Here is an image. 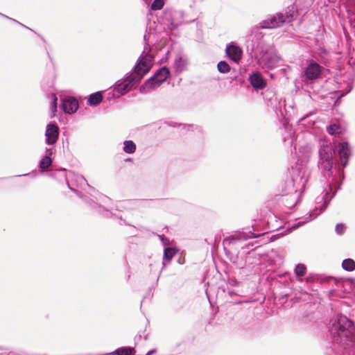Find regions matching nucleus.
I'll list each match as a JSON object with an SVG mask.
<instances>
[{
  "label": "nucleus",
  "mask_w": 355,
  "mask_h": 355,
  "mask_svg": "<svg viewBox=\"0 0 355 355\" xmlns=\"http://www.w3.org/2000/svg\"><path fill=\"white\" fill-rule=\"evenodd\" d=\"M334 342L351 352L355 349V327L353 322L345 315H338L330 327Z\"/></svg>",
  "instance_id": "f257e3e1"
},
{
  "label": "nucleus",
  "mask_w": 355,
  "mask_h": 355,
  "mask_svg": "<svg viewBox=\"0 0 355 355\" xmlns=\"http://www.w3.org/2000/svg\"><path fill=\"white\" fill-rule=\"evenodd\" d=\"M153 58L150 54L144 53L140 56L138 62L134 68V71L125 78L119 81L114 88V95L116 97L129 92L133 85L141 80L143 76L150 70Z\"/></svg>",
  "instance_id": "f03ea898"
},
{
  "label": "nucleus",
  "mask_w": 355,
  "mask_h": 355,
  "mask_svg": "<svg viewBox=\"0 0 355 355\" xmlns=\"http://www.w3.org/2000/svg\"><path fill=\"white\" fill-rule=\"evenodd\" d=\"M296 10L294 6L288 7L285 13H278L260 23L261 28H275L284 23H289L294 19Z\"/></svg>",
  "instance_id": "7ed1b4c3"
},
{
  "label": "nucleus",
  "mask_w": 355,
  "mask_h": 355,
  "mask_svg": "<svg viewBox=\"0 0 355 355\" xmlns=\"http://www.w3.org/2000/svg\"><path fill=\"white\" fill-rule=\"evenodd\" d=\"M169 73L170 72L167 67H162L153 77L145 82V83L141 87L140 92L146 93L148 92L149 90L158 87L161 84L166 80Z\"/></svg>",
  "instance_id": "20e7f679"
},
{
  "label": "nucleus",
  "mask_w": 355,
  "mask_h": 355,
  "mask_svg": "<svg viewBox=\"0 0 355 355\" xmlns=\"http://www.w3.org/2000/svg\"><path fill=\"white\" fill-rule=\"evenodd\" d=\"M331 148L328 145H323L320 147L319 150L320 155V167L322 169L325 176L330 177L332 175L333 172V154Z\"/></svg>",
  "instance_id": "39448f33"
},
{
  "label": "nucleus",
  "mask_w": 355,
  "mask_h": 355,
  "mask_svg": "<svg viewBox=\"0 0 355 355\" xmlns=\"http://www.w3.org/2000/svg\"><path fill=\"white\" fill-rule=\"evenodd\" d=\"M279 60L280 57L277 55V52L272 49H269L261 52L258 59V64L263 69H270L275 67Z\"/></svg>",
  "instance_id": "423d86ee"
},
{
  "label": "nucleus",
  "mask_w": 355,
  "mask_h": 355,
  "mask_svg": "<svg viewBox=\"0 0 355 355\" xmlns=\"http://www.w3.org/2000/svg\"><path fill=\"white\" fill-rule=\"evenodd\" d=\"M306 182V180L303 176H293L292 180L294 192L292 195L293 198V202L292 203H287V207H292L295 205L300 197V194L302 192L304 188Z\"/></svg>",
  "instance_id": "0eeeda50"
},
{
  "label": "nucleus",
  "mask_w": 355,
  "mask_h": 355,
  "mask_svg": "<svg viewBox=\"0 0 355 355\" xmlns=\"http://www.w3.org/2000/svg\"><path fill=\"white\" fill-rule=\"evenodd\" d=\"M334 193H333L332 196L329 199V200H327V196H328V193L327 192L320 199V201L318 202V204L320 203H322V205H318L315 207V210H313L312 211L310 214H309V220H302V221H300L297 223V224H295L293 225V228H297L299 226L306 223V222H308L309 220H311L314 218H316V216L319 214H320L327 207L329 200H331V198L334 196Z\"/></svg>",
  "instance_id": "6e6552de"
},
{
  "label": "nucleus",
  "mask_w": 355,
  "mask_h": 355,
  "mask_svg": "<svg viewBox=\"0 0 355 355\" xmlns=\"http://www.w3.org/2000/svg\"><path fill=\"white\" fill-rule=\"evenodd\" d=\"M336 150L338 154L340 164L345 166L352 155V150L349 143L346 141L338 143L336 146Z\"/></svg>",
  "instance_id": "1a4fd4ad"
},
{
  "label": "nucleus",
  "mask_w": 355,
  "mask_h": 355,
  "mask_svg": "<svg viewBox=\"0 0 355 355\" xmlns=\"http://www.w3.org/2000/svg\"><path fill=\"white\" fill-rule=\"evenodd\" d=\"M59 128L53 123H50L46 125L45 131L46 144L48 145L55 144L58 139Z\"/></svg>",
  "instance_id": "9d476101"
},
{
  "label": "nucleus",
  "mask_w": 355,
  "mask_h": 355,
  "mask_svg": "<svg viewBox=\"0 0 355 355\" xmlns=\"http://www.w3.org/2000/svg\"><path fill=\"white\" fill-rule=\"evenodd\" d=\"M62 107L65 113L72 114L78 108V102L74 97H67L62 99Z\"/></svg>",
  "instance_id": "9b49d317"
},
{
  "label": "nucleus",
  "mask_w": 355,
  "mask_h": 355,
  "mask_svg": "<svg viewBox=\"0 0 355 355\" xmlns=\"http://www.w3.org/2000/svg\"><path fill=\"white\" fill-rule=\"evenodd\" d=\"M321 67L316 62H311L304 71V75L308 80H315L320 76Z\"/></svg>",
  "instance_id": "f8f14e48"
},
{
  "label": "nucleus",
  "mask_w": 355,
  "mask_h": 355,
  "mask_svg": "<svg viewBox=\"0 0 355 355\" xmlns=\"http://www.w3.org/2000/svg\"><path fill=\"white\" fill-rule=\"evenodd\" d=\"M226 53L231 60L239 62L242 58V50L237 46L230 44L226 47Z\"/></svg>",
  "instance_id": "ddd939ff"
},
{
  "label": "nucleus",
  "mask_w": 355,
  "mask_h": 355,
  "mask_svg": "<svg viewBox=\"0 0 355 355\" xmlns=\"http://www.w3.org/2000/svg\"><path fill=\"white\" fill-rule=\"evenodd\" d=\"M250 81L255 89H263L266 86V83L259 72H254L250 76Z\"/></svg>",
  "instance_id": "4468645a"
},
{
  "label": "nucleus",
  "mask_w": 355,
  "mask_h": 355,
  "mask_svg": "<svg viewBox=\"0 0 355 355\" xmlns=\"http://www.w3.org/2000/svg\"><path fill=\"white\" fill-rule=\"evenodd\" d=\"M187 60L183 59L181 56H178L174 62V67L177 73L183 71L187 66Z\"/></svg>",
  "instance_id": "2eb2a0df"
},
{
  "label": "nucleus",
  "mask_w": 355,
  "mask_h": 355,
  "mask_svg": "<svg viewBox=\"0 0 355 355\" xmlns=\"http://www.w3.org/2000/svg\"><path fill=\"white\" fill-rule=\"evenodd\" d=\"M306 267L304 264L299 263L294 270L295 275L298 280H302V277L306 274Z\"/></svg>",
  "instance_id": "dca6fc26"
},
{
  "label": "nucleus",
  "mask_w": 355,
  "mask_h": 355,
  "mask_svg": "<svg viewBox=\"0 0 355 355\" xmlns=\"http://www.w3.org/2000/svg\"><path fill=\"white\" fill-rule=\"evenodd\" d=\"M103 96L100 92H96L89 96L88 99V104L90 105H96L102 101Z\"/></svg>",
  "instance_id": "f3484780"
},
{
  "label": "nucleus",
  "mask_w": 355,
  "mask_h": 355,
  "mask_svg": "<svg viewBox=\"0 0 355 355\" xmlns=\"http://www.w3.org/2000/svg\"><path fill=\"white\" fill-rule=\"evenodd\" d=\"M176 252L174 248H166L164 251V262L163 265L165 266L166 261H168V262L171 261V260L173 259V257L175 256Z\"/></svg>",
  "instance_id": "a211bd4d"
},
{
  "label": "nucleus",
  "mask_w": 355,
  "mask_h": 355,
  "mask_svg": "<svg viewBox=\"0 0 355 355\" xmlns=\"http://www.w3.org/2000/svg\"><path fill=\"white\" fill-rule=\"evenodd\" d=\"M343 268L347 271H353L355 270V262L352 259H346L343 261Z\"/></svg>",
  "instance_id": "6ab92c4d"
},
{
  "label": "nucleus",
  "mask_w": 355,
  "mask_h": 355,
  "mask_svg": "<svg viewBox=\"0 0 355 355\" xmlns=\"http://www.w3.org/2000/svg\"><path fill=\"white\" fill-rule=\"evenodd\" d=\"M52 164V159L49 155H46L40 162V168L42 169L48 168Z\"/></svg>",
  "instance_id": "aec40b11"
},
{
  "label": "nucleus",
  "mask_w": 355,
  "mask_h": 355,
  "mask_svg": "<svg viewBox=\"0 0 355 355\" xmlns=\"http://www.w3.org/2000/svg\"><path fill=\"white\" fill-rule=\"evenodd\" d=\"M136 150V145L132 141H124L123 150L126 153H133Z\"/></svg>",
  "instance_id": "412c9836"
},
{
  "label": "nucleus",
  "mask_w": 355,
  "mask_h": 355,
  "mask_svg": "<svg viewBox=\"0 0 355 355\" xmlns=\"http://www.w3.org/2000/svg\"><path fill=\"white\" fill-rule=\"evenodd\" d=\"M218 70L219 72L225 73L230 71V65L225 61H220L218 63L217 65Z\"/></svg>",
  "instance_id": "4be33fe9"
},
{
  "label": "nucleus",
  "mask_w": 355,
  "mask_h": 355,
  "mask_svg": "<svg viewBox=\"0 0 355 355\" xmlns=\"http://www.w3.org/2000/svg\"><path fill=\"white\" fill-rule=\"evenodd\" d=\"M133 349L129 347H122L116 349L114 354L116 355H132Z\"/></svg>",
  "instance_id": "5701e85b"
},
{
  "label": "nucleus",
  "mask_w": 355,
  "mask_h": 355,
  "mask_svg": "<svg viewBox=\"0 0 355 355\" xmlns=\"http://www.w3.org/2000/svg\"><path fill=\"white\" fill-rule=\"evenodd\" d=\"M164 5V0H154L151 5V9L153 10H160Z\"/></svg>",
  "instance_id": "b1692460"
},
{
  "label": "nucleus",
  "mask_w": 355,
  "mask_h": 355,
  "mask_svg": "<svg viewBox=\"0 0 355 355\" xmlns=\"http://www.w3.org/2000/svg\"><path fill=\"white\" fill-rule=\"evenodd\" d=\"M340 127L336 124H333L327 127V132L330 135H334L338 133L339 131Z\"/></svg>",
  "instance_id": "393cba45"
},
{
  "label": "nucleus",
  "mask_w": 355,
  "mask_h": 355,
  "mask_svg": "<svg viewBox=\"0 0 355 355\" xmlns=\"http://www.w3.org/2000/svg\"><path fill=\"white\" fill-rule=\"evenodd\" d=\"M51 100H52V103H51V109L53 112H55L57 109V100H58L55 94L51 95Z\"/></svg>",
  "instance_id": "a878e982"
},
{
  "label": "nucleus",
  "mask_w": 355,
  "mask_h": 355,
  "mask_svg": "<svg viewBox=\"0 0 355 355\" xmlns=\"http://www.w3.org/2000/svg\"><path fill=\"white\" fill-rule=\"evenodd\" d=\"M345 230V226L342 224V223H340V224H338L336 226V232L338 234H343L344 233Z\"/></svg>",
  "instance_id": "bb28decb"
},
{
  "label": "nucleus",
  "mask_w": 355,
  "mask_h": 355,
  "mask_svg": "<svg viewBox=\"0 0 355 355\" xmlns=\"http://www.w3.org/2000/svg\"><path fill=\"white\" fill-rule=\"evenodd\" d=\"M46 155H49L50 157L53 153V149L52 148H46Z\"/></svg>",
  "instance_id": "cd10ccee"
},
{
  "label": "nucleus",
  "mask_w": 355,
  "mask_h": 355,
  "mask_svg": "<svg viewBox=\"0 0 355 355\" xmlns=\"http://www.w3.org/2000/svg\"><path fill=\"white\" fill-rule=\"evenodd\" d=\"M156 352V349H152V350H150L148 351L146 355H152L154 353Z\"/></svg>",
  "instance_id": "c85d7f7f"
},
{
  "label": "nucleus",
  "mask_w": 355,
  "mask_h": 355,
  "mask_svg": "<svg viewBox=\"0 0 355 355\" xmlns=\"http://www.w3.org/2000/svg\"><path fill=\"white\" fill-rule=\"evenodd\" d=\"M78 178L81 182H84V183L86 182V180L83 177L80 176V177H78Z\"/></svg>",
  "instance_id": "c756f323"
},
{
  "label": "nucleus",
  "mask_w": 355,
  "mask_h": 355,
  "mask_svg": "<svg viewBox=\"0 0 355 355\" xmlns=\"http://www.w3.org/2000/svg\"><path fill=\"white\" fill-rule=\"evenodd\" d=\"M0 15H2V16H3V17H6V18L9 19V17H7V16H6L5 15L1 14V13H0ZM10 19H11V18H10ZM13 21H14V19H13ZM15 22H17V21H15Z\"/></svg>",
  "instance_id": "7c9ffc66"
},
{
  "label": "nucleus",
  "mask_w": 355,
  "mask_h": 355,
  "mask_svg": "<svg viewBox=\"0 0 355 355\" xmlns=\"http://www.w3.org/2000/svg\"><path fill=\"white\" fill-rule=\"evenodd\" d=\"M350 353H352V355H355V349H353Z\"/></svg>",
  "instance_id": "2f4dec72"
},
{
  "label": "nucleus",
  "mask_w": 355,
  "mask_h": 355,
  "mask_svg": "<svg viewBox=\"0 0 355 355\" xmlns=\"http://www.w3.org/2000/svg\"><path fill=\"white\" fill-rule=\"evenodd\" d=\"M147 40H148V39H147V35L146 34V35H144V40H145V41H146Z\"/></svg>",
  "instance_id": "473e14b6"
},
{
  "label": "nucleus",
  "mask_w": 355,
  "mask_h": 355,
  "mask_svg": "<svg viewBox=\"0 0 355 355\" xmlns=\"http://www.w3.org/2000/svg\"><path fill=\"white\" fill-rule=\"evenodd\" d=\"M125 204H130V203H132V202L131 201H126V202H125Z\"/></svg>",
  "instance_id": "72a5a7b5"
},
{
  "label": "nucleus",
  "mask_w": 355,
  "mask_h": 355,
  "mask_svg": "<svg viewBox=\"0 0 355 355\" xmlns=\"http://www.w3.org/2000/svg\"><path fill=\"white\" fill-rule=\"evenodd\" d=\"M352 89V87H350V88L347 90V93L351 91V89Z\"/></svg>",
  "instance_id": "f704fd0d"
}]
</instances>
